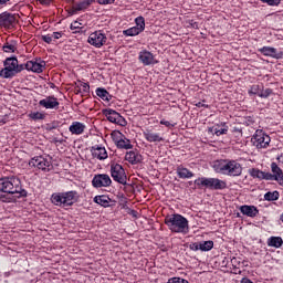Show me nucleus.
Returning a JSON list of instances; mask_svg holds the SVG:
<instances>
[{"label":"nucleus","instance_id":"52","mask_svg":"<svg viewBox=\"0 0 283 283\" xmlns=\"http://www.w3.org/2000/svg\"><path fill=\"white\" fill-rule=\"evenodd\" d=\"M232 266H234V269H238V265H235L238 263V259L233 258L231 260Z\"/></svg>","mask_w":283,"mask_h":283},{"label":"nucleus","instance_id":"43","mask_svg":"<svg viewBox=\"0 0 283 283\" xmlns=\"http://www.w3.org/2000/svg\"><path fill=\"white\" fill-rule=\"evenodd\" d=\"M80 88L83 90V92H85V94H87V92H90V84L85 83V82H81Z\"/></svg>","mask_w":283,"mask_h":283},{"label":"nucleus","instance_id":"47","mask_svg":"<svg viewBox=\"0 0 283 283\" xmlns=\"http://www.w3.org/2000/svg\"><path fill=\"white\" fill-rule=\"evenodd\" d=\"M160 125H165V127H174V125L169 120L161 119Z\"/></svg>","mask_w":283,"mask_h":283},{"label":"nucleus","instance_id":"6","mask_svg":"<svg viewBox=\"0 0 283 283\" xmlns=\"http://www.w3.org/2000/svg\"><path fill=\"white\" fill-rule=\"evenodd\" d=\"M253 147L256 149H266L271 144V137L264 133L262 129L255 130L254 135L251 138Z\"/></svg>","mask_w":283,"mask_h":283},{"label":"nucleus","instance_id":"30","mask_svg":"<svg viewBox=\"0 0 283 283\" xmlns=\"http://www.w3.org/2000/svg\"><path fill=\"white\" fill-rule=\"evenodd\" d=\"M282 244V237H271L270 239H268V247H274V249H280Z\"/></svg>","mask_w":283,"mask_h":283},{"label":"nucleus","instance_id":"44","mask_svg":"<svg viewBox=\"0 0 283 283\" xmlns=\"http://www.w3.org/2000/svg\"><path fill=\"white\" fill-rule=\"evenodd\" d=\"M190 251H200V243L195 242L189 244Z\"/></svg>","mask_w":283,"mask_h":283},{"label":"nucleus","instance_id":"42","mask_svg":"<svg viewBox=\"0 0 283 283\" xmlns=\"http://www.w3.org/2000/svg\"><path fill=\"white\" fill-rule=\"evenodd\" d=\"M167 283H189V281L181 277H171Z\"/></svg>","mask_w":283,"mask_h":283},{"label":"nucleus","instance_id":"10","mask_svg":"<svg viewBox=\"0 0 283 283\" xmlns=\"http://www.w3.org/2000/svg\"><path fill=\"white\" fill-rule=\"evenodd\" d=\"M50 165H52V163L43 156L33 157L29 161L30 167H36V168L41 169L42 171H50Z\"/></svg>","mask_w":283,"mask_h":283},{"label":"nucleus","instance_id":"5","mask_svg":"<svg viewBox=\"0 0 283 283\" xmlns=\"http://www.w3.org/2000/svg\"><path fill=\"white\" fill-rule=\"evenodd\" d=\"M77 201L78 192H76V190L55 192L51 196V202L55 205V207H72V205Z\"/></svg>","mask_w":283,"mask_h":283},{"label":"nucleus","instance_id":"45","mask_svg":"<svg viewBox=\"0 0 283 283\" xmlns=\"http://www.w3.org/2000/svg\"><path fill=\"white\" fill-rule=\"evenodd\" d=\"M42 41H44V43H52V35L46 34V35H42Z\"/></svg>","mask_w":283,"mask_h":283},{"label":"nucleus","instance_id":"40","mask_svg":"<svg viewBox=\"0 0 283 283\" xmlns=\"http://www.w3.org/2000/svg\"><path fill=\"white\" fill-rule=\"evenodd\" d=\"M260 92H261V87H260V85H258V84H254V85H252L251 87H250V90H249V94L251 95H254V96H260Z\"/></svg>","mask_w":283,"mask_h":283},{"label":"nucleus","instance_id":"53","mask_svg":"<svg viewBox=\"0 0 283 283\" xmlns=\"http://www.w3.org/2000/svg\"><path fill=\"white\" fill-rule=\"evenodd\" d=\"M196 105H197V107H209V105H207V104H205L202 102H199Z\"/></svg>","mask_w":283,"mask_h":283},{"label":"nucleus","instance_id":"35","mask_svg":"<svg viewBox=\"0 0 283 283\" xmlns=\"http://www.w3.org/2000/svg\"><path fill=\"white\" fill-rule=\"evenodd\" d=\"M213 249V241H203L199 243V251H211Z\"/></svg>","mask_w":283,"mask_h":283},{"label":"nucleus","instance_id":"7","mask_svg":"<svg viewBox=\"0 0 283 283\" xmlns=\"http://www.w3.org/2000/svg\"><path fill=\"white\" fill-rule=\"evenodd\" d=\"M111 176L115 182L127 185V174H125V168L120 164L111 165Z\"/></svg>","mask_w":283,"mask_h":283},{"label":"nucleus","instance_id":"29","mask_svg":"<svg viewBox=\"0 0 283 283\" xmlns=\"http://www.w3.org/2000/svg\"><path fill=\"white\" fill-rule=\"evenodd\" d=\"M96 95L102 98V101H107V103H109L112 101V95L109 94V92H107V90L105 88H96Z\"/></svg>","mask_w":283,"mask_h":283},{"label":"nucleus","instance_id":"34","mask_svg":"<svg viewBox=\"0 0 283 283\" xmlns=\"http://www.w3.org/2000/svg\"><path fill=\"white\" fill-rule=\"evenodd\" d=\"M143 31L136 27L126 29L123 31L124 36H138Z\"/></svg>","mask_w":283,"mask_h":283},{"label":"nucleus","instance_id":"41","mask_svg":"<svg viewBox=\"0 0 283 283\" xmlns=\"http://www.w3.org/2000/svg\"><path fill=\"white\" fill-rule=\"evenodd\" d=\"M262 3H266L268 6H279L280 3H282V0H261Z\"/></svg>","mask_w":283,"mask_h":283},{"label":"nucleus","instance_id":"26","mask_svg":"<svg viewBox=\"0 0 283 283\" xmlns=\"http://www.w3.org/2000/svg\"><path fill=\"white\" fill-rule=\"evenodd\" d=\"M71 134H75V136H81L83 132H85V126L81 122H73L72 125L69 127Z\"/></svg>","mask_w":283,"mask_h":283},{"label":"nucleus","instance_id":"1","mask_svg":"<svg viewBox=\"0 0 283 283\" xmlns=\"http://www.w3.org/2000/svg\"><path fill=\"white\" fill-rule=\"evenodd\" d=\"M15 198H28V190L23 189L18 177L0 178V202H13Z\"/></svg>","mask_w":283,"mask_h":283},{"label":"nucleus","instance_id":"48","mask_svg":"<svg viewBox=\"0 0 283 283\" xmlns=\"http://www.w3.org/2000/svg\"><path fill=\"white\" fill-rule=\"evenodd\" d=\"M52 39H61V36H63V32H53V34L51 35Z\"/></svg>","mask_w":283,"mask_h":283},{"label":"nucleus","instance_id":"46","mask_svg":"<svg viewBox=\"0 0 283 283\" xmlns=\"http://www.w3.org/2000/svg\"><path fill=\"white\" fill-rule=\"evenodd\" d=\"M115 0H97V2L101 4V6H107L109 3H114Z\"/></svg>","mask_w":283,"mask_h":283},{"label":"nucleus","instance_id":"20","mask_svg":"<svg viewBox=\"0 0 283 283\" xmlns=\"http://www.w3.org/2000/svg\"><path fill=\"white\" fill-rule=\"evenodd\" d=\"M95 0H83L78 3L73 4L71 14H76L83 10H87Z\"/></svg>","mask_w":283,"mask_h":283},{"label":"nucleus","instance_id":"57","mask_svg":"<svg viewBox=\"0 0 283 283\" xmlns=\"http://www.w3.org/2000/svg\"><path fill=\"white\" fill-rule=\"evenodd\" d=\"M55 143H63V140L55 139Z\"/></svg>","mask_w":283,"mask_h":283},{"label":"nucleus","instance_id":"9","mask_svg":"<svg viewBox=\"0 0 283 283\" xmlns=\"http://www.w3.org/2000/svg\"><path fill=\"white\" fill-rule=\"evenodd\" d=\"M88 43L94 48H103V45L107 43V36L104 34L103 31H95L90 34Z\"/></svg>","mask_w":283,"mask_h":283},{"label":"nucleus","instance_id":"38","mask_svg":"<svg viewBox=\"0 0 283 283\" xmlns=\"http://www.w3.org/2000/svg\"><path fill=\"white\" fill-rule=\"evenodd\" d=\"M271 94H273V90L271 88H261L259 97L260 98H269L271 96Z\"/></svg>","mask_w":283,"mask_h":283},{"label":"nucleus","instance_id":"32","mask_svg":"<svg viewBox=\"0 0 283 283\" xmlns=\"http://www.w3.org/2000/svg\"><path fill=\"white\" fill-rule=\"evenodd\" d=\"M208 181V177H199L195 180V185L197 186V189H207Z\"/></svg>","mask_w":283,"mask_h":283},{"label":"nucleus","instance_id":"2","mask_svg":"<svg viewBox=\"0 0 283 283\" xmlns=\"http://www.w3.org/2000/svg\"><path fill=\"white\" fill-rule=\"evenodd\" d=\"M212 169L216 174H222L223 176H242V165L233 159H218L212 161Z\"/></svg>","mask_w":283,"mask_h":283},{"label":"nucleus","instance_id":"27","mask_svg":"<svg viewBox=\"0 0 283 283\" xmlns=\"http://www.w3.org/2000/svg\"><path fill=\"white\" fill-rule=\"evenodd\" d=\"M93 202H95L96 205H99V207H111L109 202H112V199L105 195H101V196H95L93 199Z\"/></svg>","mask_w":283,"mask_h":283},{"label":"nucleus","instance_id":"50","mask_svg":"<svg viewBox=\"0 0 283 283\" xmlns=\"http://www.w3.org/2000/svg\"><path fill=\"white\" fill-rule=\"evenodd\" d=\"M41 3V6H50L52 3V0H36Z\"/></svg>","mask_w":283,"mask_h":283},{"label":"nucleus","instance_id":"25","mask_svg":"<svg viewBox=\"0 0 283 283\" xmlns=\"http://www.w3.org/2000/svg\"><path fill=\"white\" fill-rule=\"evenodd\" d=\"M176 171H177L178 178H181L182 180L193 178V172L188 168L184 167L182 165L178 166Z\"/></svg>","mask_w":283,"mask_h":283},{"label":"nucleus","instance_id":"49","mask_svg":"<svg viewBox=\"0 0 283 283\" xmlns=\"http://www.w3.org/2000/svg\"><path fill=\"white\" fill-rule=\"evenodd\" d=\"M81 23H78V22H73L72 24H71V30H78L81 27Z\"/></svg>","mask_w":283,"mask_h":283},{"label":"nucleus","instance_id":"33","mask_svg":"<svg viewBox=\"0 0 283 283\" xmlns=\"http://www.w3.org/2000/svg\"><path fill=\"white\" fill-rule=\"evenodd\" d=\"M264 200H268V202L280 200V192L277 190H274L273 192L269 191L264 195Z\"/></svg>","mask_w":283,"mask_h":283},{"label":"nucleus","instance_id":"14","mask_svg":"<svg viewBox=\"0 0 283 283\" xmlns=\"http://www.w3.org/2000/svg\"><path fill=\"white\" fill-rule=\"evenodd\" d=\"M211 191H222L227 189V181L219 178H208V187Z\"/></svg>","mask_w":283,"mask_h":283},{"label":"nucleus","instance_id":"39","mask_svg":"<svg viewBox=\"0 0 283 283\" xmlns=\"http://www.w3.org/2000/svg\"><path fill=\"white\" fill-rule=\"evenodd\" d=\"M29 118H31L32 120H43L45 118V115L43 113H31L29 114Z\"/></svg>","mask_w":283,"mask_h":283},{"label":"nucleus","instance_id":"19","mask_svg":"<svg viewBox=\"0 0 283 283\" xmlns=\"http://www.w3.org/2000/svg\"><path fill=\"white\" fill-rule=\"evenodd\" d=\"M125 160L130 163V165H138L139 163H143V155L136 150H130L126 153Z\"/></svg>","mask_w":283,"mask_h":283},{"label":"nucleus","instance_id":"16","mask_svg":"<svg viewBox=\"0 0 283 283\" xmlns=\"http://www.w3.org/2000/svg\"><path fill=\"white\" fill-rule=\"evenodd\" d=\"M271 171H272V174H271L270 180H275L276 182H279V185L283 186L282 168H280L276 163H272Z\"/></svg>","mask_w":283,"mask_h":283},{"label":"nucleus","instance_id":"13","mask_svg":"<svg viewBox=\"0 0 283 283\" xmlns=\"http://www.w3.org/2000/svg\"><path fill=\"white\" fill-rule=\"evenodd\" d=\"M43 67H45V61H41V59L36 61H28L24 64V70H28V72H35L36 74H41Z\"/></svg>","mask_w":283,"mask_h":283},{"label":"nucleus","instance_id":"3","mask_svg":"<svg viewBox=\"0 0 283 283\" xmlns=\"http://www.w3.org/2000/svg\"><path fill=\"white\" fill-rule=\"evenodd\" d=\"M165 224L172 233H189V220L182 214L175 213L165 218Z\"/></svg>","mask_w":283,"mask_h":283},{"label":"nucleus","instance_id":"51","mask_svg":"<svg viewBox=\"0 0 283 283\" xmlns=\"http://www.w3.org/2000/svg\"><path fill=\"white\" fill-rule=\"evenodd\" d=\"M240 283H253V281L249 277H243Z\"/></svg>","mask_w":283,"mask_h":283},{"label":"nucleus","instance_id":"12","mask_svg":"<svg viewBox=\"0 0 283 283\" xmlns=\"http://www.w3.org/2000/svg\"><path fill=\"white\" fill-rule=\"evenodd\" d=\"M15 21L17 18L10 12L4 11L0 13V28H6L7 30H10L11 28H14Z\"/></svg>","mask_w":283,"mask_h":283},{"label":"nucleus","instance_id":"21","mask_svg":"<svg viewBox=\"0 0 283 283\" xmlns=\"http://www.w3.org/2000/svg\"><path fill=\"white\" fill-rule=\"evenodd\" d=\"M144 137L148 143H163V140H165L158 133L149 129L144 132Z\"/></svg>","mask_w":283,"mask_h":283},{"label":"nucleus","instance_id":"37","mask_svg":"<svg viewBox=\"0 0 283 283\" xmlns=\"http://www.w3.org/2000/svg\"><path fill=\"white\" fill-rule=\"evenodd\" d=\"M135 28H138L142 32H145V18L139 15L135 19Z\"/></svg>","mask_w":283,"mask_h":283},{"label":"nucleus","instance_id":"4","mask_svg":"<svg viewBox=\"0 0 283 283\" xmlns=\"http://www.w3.org/2000/svg\"><path fill=\"white\" fill-rule=\"evenodd\" d=\"M4 67L0 70V78H14L25 70V64H19L17 56L7 57L3 61Z\"/></svg>","mask_w":283,"mask_h":283},{"label":"nucleus","instance_id":"54","mask_svg":"<svg viewBox=\"0 0 283 283\" xmlns=\"http://www.w3.org/2000/svg\"><path fill=\"white\" fill-rule=\"evenodd\" d=\"M8 1H10V0H0V6H6V3H8Z\"/></svg>","mask_w":283,"mask_h":283},{"label":"nucleus","instance_id":"24","mask_svg":"<svg viewBox=\"0 0 283 283\" xmlns=\"http://www.w3.org/2000/svg\"><path fill=\"white\" fill-rule=\"evenodd\" d=\"M240 211L243 216H248V218H255L260 213V210L255 206H241Z\"/></svg>","mask_w":283,"mask_h":283},{"label":"nucleus","instance_id":"28","mask_svg":"<svg viewBox=\"0 0 283 283\" xmlns=\"http://www.w3.org/2000/svg\"><path fill=\"white\" fill-rule=\"evenodd\" d=\"M259 52H261V54H263L264 56H271L272 59H280V56H277V49L272 46H263L259 49Z\"/></svg>","mask_w":283,"mask_h":283},{"label":"nucleus","instance_id":"56","mask_svg":"<svg viewBox=\"0 0 283 283\" xmlns=\"http://www.w3.org/2000/svg\"><path fill=\"white\" fill-rule=\"evenodd\" d=\"M192 28H198V23L195 22V23L192 24Z\"/></svg>","mask_w":283,"mask_h":283},{"label":"nucleus","instance_id":"18","mask_svg":"<svg viewBox=\"0 0 283 283\" xmlns=\"http://www.w3.org/2000/svg\"><path fill=\"white\" fill-rule=\"evenodd\" d=\"M91 153L93 158H97V160H106L107 150L103 146L95 145L91 148Z\"/></svg>","mask_w":283,"mask_h":283},{"label":"nucleus","instance_id":"36","mask_svg":"<svg viewBox=\"0 0 283 283\" xmlns=\"http://www.w3.org/2000/svg\"><path fill=\"white\" fill-rule=\"evenodd\" d=\"M209 132H211V134H216V136H222L227 134V132H229V127L228 126H226L224 128L212 127V128H209Z\"/></svg>","mask_w":283,"mask_h":283},{"label":"nucleus","instance_id":"31","mask_svg":"<svg viewBox=\"0 0 283 283\" xmlns=\"http://www.w3.org/2000/svg\"><path fill=\"white\" fill-rule=\"evenodd\" d=\"M3 52L7 53H14L17 52V41L12 40L9 42H6L2 46Z\"/></svg>","mask_w":283,"mask_h":283},{"label":"nucleus","instance_id":"15","mask_svg":"<svg viewBox=\"0 0 283 283\" xmlns=\"http://www.w3.org/2000/svg\"><path fill=\"white\" fill-rule=\"evenodd\" d=\"M138 60L140 61V63H143V65H156V63H158V61L154 56V53L147 50H143L139 52Z\"/></svg>","mask_w":283,"mask_h":283},{"label":"nucleus","instance_id":"55","mask_svg":"<svg viewBox=\"0 0 283 283\" xmlns=\"http://www.w3.org/2000/svg\"><path fill=\"white\" fill-rule=\"evenodd\" d=\"M49 132H52V129H56V126L52 125L48 127Z\"/></svg>","mask_w":283,"mask_h":283},{"label":"nucleus","instance_id":"22","mask_svg":"<svg viewBox=\"0 0 283 283\" xmlns=\"http://www.w3.org/2000/svg\"><path fill=\"white\" fill-rule=\"evenodd\" d=\"M114 140L117 149H134V145H132V140L127 139L125 135H122L120 138H116Z\"/></svg>","mask_w":283,"mask_h":283},{"label":"nucleus","instance_id":"17","mask_svg":"<svg viewBox=\"0 0 283 283\" xmlns=\"http://www.w3.org/2000/svg\"><path fill=\"white\" fill-rule=\"evenodd\" d=\"M40 107H45V109H56L60 105L59 99L54 96H48L39 102Z\"/></svg>","mask_w":283,"mask_h":283},{"label":"nucleus","instance_id":"8","mask_svg":"<svg viewBox=\"0 0 283 283\" xmlns=\"http://www.w3.org/2000/svg\"><path fill=\"white\" fill-rule=\"evenodd\" d=\"M104 114L107 120H109V123H114L115 125H120V127H127V120L125 119V117H123V115H120V113L112 108H108L104 111Z\"/></svg>","mask_w":283,"mask_h":283},{"label":"nucleus","instance_id":"11","mask_svg":"<svg viewBox=\"0 0 283 283\" xmlns=\"http://www.w3.org/2000/svg\"><path fill=\"white\" fill-rule=\"evenodd\" d=\"M93 187L95 189H101V187H109L112 185V178L107 174L95 175L92 180Z\"/></svg>","mask_w":283,"mask_h":283},{"label":"nucleus","instance_id":"23","mask_svg":"<svg viewBox=\"0 0 283 283\" xmlns=\"http://www.w3.org/2000/svg\"><path fill=\"white\" fill-rule=\"evenodd\" d=\"M249 174L252 178H258L259 180H271V172H265L258 168L250 169Z\"/></svg>","mask_w":283,"mask_h":283}]
</instances>
